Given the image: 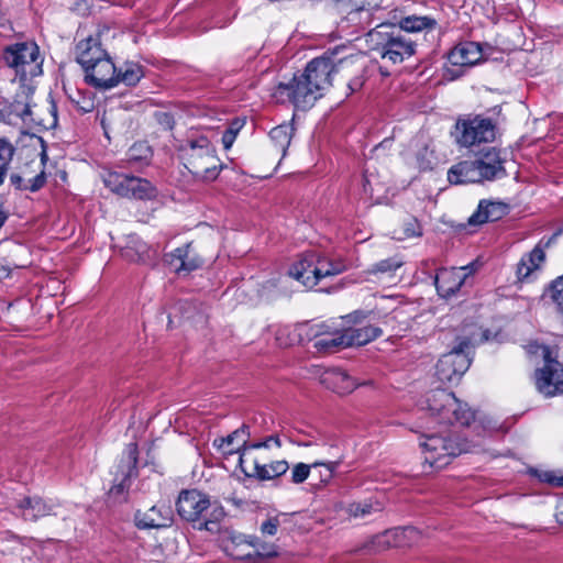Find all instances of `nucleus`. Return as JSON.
Here are the masks:
<instances>
[{"label":"nucleus","mask_w":563,"mask_h":563,"mask_svg":"<svg viewBox=\"0 0 563 563\" xmlns=\"http://www.w3.org/2000/svg\"><path fill=\"white\" fill-rule=\"evenodd\" d=\"M363 58L357 56H339V52L325 53L312 59L306 67L303 76L320 96L332 84V77L341 74L344 79L363 71Z\"/></svg>","instance_id":"obj_1"},{"label":"nucleus","mask_w":563,"mask_h":563,"mask_svg":"<svg viewBox=\"0 0 563 563\" xmlns=\"http://www.w3.org/2000/svg\"><path fill=\"white\" fill-rule=\"evenodd\" d=\"M366 42L383 59L399 64L416 54L417 43L395 23L382 22L369 30Z\"/></svg>","instance_id":"obj_2"},{"label":"nucleus","mask_w":563,"mask_h":563,"mask_svg":"<svg viewBox=\"0 0 563 563\" xmlns=\"http://www.w3.org/2000/svg\"><path fill=\"white\" fill-rule=\"evenodd\" d=\"M179 152L185 167L196 178L210 181L218 177L221 168L220 159L206 136L188 139L180 145Z\"/></svg>","instance_id":"obj_3"},{"label":"nucleus","mask_w":563,"mask_h":563,"mask_svg":"<svg viewBox=\"0 0 563 563\" xmlns=\"http://www.w3.org/2000/svg\"><path fill=\"white\" fill-rule=\"evenodd\" d=\"M210 507L209 496L197 489L180 492L176 503L177 512L183 519L198 522L200 530L214 532L218 531V523L224 518L225 512L222 507L216 506L209 516L205 515Z\"/></svg>","instance_id":"obj_4"},{"label":"nucleus","mask_w":563,"mask_h":563,"mask_svg":"<svg viewBox=\"0 0 563 563\" xmlns=\"http://www.w3.org/2000/svg\"><path fill=\"white\" fill-rule=\"evenodd\" d=\"M421 407L444 424L468 426L474 419V412L467 404L461 402L454 394L445 389L429 391L421 402Z\"/></svg>","instance_id":"obj_5"},{"label":"nucleus","mask_w":563,"mask_h":563,"mask_svg":"<svg viewBox=\"0 0 563 563\" xmlns=\"http://www.w3.org/2000/svg\"><path fill=\"white\" fill-rule=\"evenodd\" d=\"M3 59L15 71L21 82H27L42 74L43 58L34 42H21L7 46L3 51Z\"/></svg>","instance_id":"obj_6"},{"label":"nucleus","mask_w":563,"mask_h":563,"mask_svg":"<svg viewBox=\"0 0 563 563\" xmlns=\"http://www.w3.org/2000/svg\"><path fill=\"white\" fill-rule=\"evenodd\" d=\"M420 445L423 449L426 463L437 470L449 465L453 457L472 451L471 444L466 440L437 434L427 435Z\"/></svg>","instance_id":"obj_7"},{"label":"nucleus","mask_w":563,"mask_h":563,"mask_svg":"<svg viewBox=\"0 0 563 563\" xmlns=\"http://www.w3.org/2000/svg\"><path fill=\"white\" fill-rule=\"evenodd\" d=\"M271 96L278 103L291 102L300 109L312 107L321 97L318 89L308 84L303 74L295 76L289 82H279L273 88Z\"/></svg>","instance_id":"obj_8"},{"label":"nucleus","mask_w":563,"mask_h":563,"mask_svg":"<svg viewBox=\"0 0 563 563\" xmlns=\"http://www.w3.org/2000/svg\"><path fill=\"white\" fill-rule=\"evenodd\" d=\"M103 183L113 194L123 198L146 200L156 197V188L147 179L134 175L109 172Z\"/></svg>","instance_id":"obj_9"},{"label":"nucleus","mask_w":563,"mask_h":563,"mask_svg":"<svg viewBox=\"0 0 563 563\" xmlns=\"http://www.w3.org/2000/svg\"><path fill=\"white\" fill-rule=\"evenodd\" d=\"M471 341L462 339L451 352L442 355L435 368V375L441 383H455L461 379L471 365Z\"/></svg>","instance_id":"obj_10"},{"label":"nucleus","mask_w":563,"mask_h":563,"mask_svg":"<svg viewBox=\"0 0 563 563\" xmlns=\"http://www.w3.org/2000/svg\"><path fill=\"white\" fill-rule=\"evenodd\" d=\"M457 142L463 146H472L478 143L493 142L496 137V125L488 119L481 115L457 121Z\"/></svg>","instance_id":"obj_11"},{"label":"nucleus","mask_w":563,"mask_h":563,"mask_svg":"<svg viewBox=\"0 0 563 563\" xmlns=\"http://www.w3.org/2000/svg\"><path fill=\"white\" fill-rule=\"evenodd\" d=\"M544 366L536 372L537 389L547 397L563 393V365L550 357L548 346H541Z\"/></svg>","instance_id":"obj_12"},{"label":"nucleus","mask_w":563,"mask_h":563,"mask_svg":"<svg viewBox=\"0 0 563 563\" xmlns=\"http://www.w3.org/2000/svg\"><path fill=\"white\" fill-rule=\"evenodd\" d=\"M473 273L471 266L441 268L435 275V287L441 297L454 296Z\"/></svg>","instance_id":"obj_13"},{"label":"nucleus","mask_w":563,"mask_h":563,"mask_svg":"<svg viewBox=\"0 0 563 563\" xmlns=\"http://www.w3.org/2000/svg\"><path fill=\"white\" fill-rule=\"evenodd\" d=\"M85 71L87 82L96 88L109 89L118 85L117 67L108 56Z\"/></svg>","instance_id":"obj_14"},{"label":"nucleus","mask_w":563,"mask_h":563,"mask_svg":"<svg viewBox=\"0 0 563 563\" xmlns=\"http://www.w3.org/2000/svg\"><path fill=\"white\" fill-rule=\"evenodd\" d=\"M420 538V532L415 527H402L386 530L374 538V544L379 550L390 547H407L416 543Z\"/></svg>","instance_id":"obj_15"},{"label":"nucleus","mask_w":563,"mask_h":563,"mask_svg":"<svg viewBox=\"0 0 563 563\" xmlns=\"http://www.w3.org/2000/svg\"><path fill=\"white\" fill-rule=\"evenodd\" d=\"M173 522L172 508L165 504L151 507L146 511L135 514V523L140 529H159L169 527Z\"/></svg>","instance_id":"obj_16"},{"label":"nucleus","mask_w":563,"mask_h":563,"mask_svg":"<svg viewBox=\"0 0 563 563\" xmlns=\"http://www.w3.org/2000/svg\"><path fill=\"white\" fill-rule=\"evenodd\" d=\"M477 169L481 172V181L494 180L506 176V169L504 167V158H501L499 151L492 147L486 152H483L477 158H475Z\"/></svg>","instance_id":"obj_17"},{"label":"nucleus","mask_w":563,"mask_h":563,"mask_svg":"<svg viewBox=\"0 0 563 563\" xmlns=\"http://www.w3.org/2000/svg\"><path fill=\"white\" fill-rule=\"evenodd\" d=\"M320 383L325 388L340 395L350 394L360 385L346 372L340 368L324 371L320 376Z\"/></svg>","instance_id":"obj_18"},{"label":"nucleus","mask_w":563,"mask_h":563,"mask_svg":"<svg viewBox=\"0 0 563 563\" xmlns=\"http://www.w3.org/2000/svg\"><path fill=\"white\" fill-rule=\"evenodd\" d=\"M167 263L177 274H188L202 265V260L191 252V244L176 249L167 255Z\"/></svg>","instance_id":"obj_19"},{"label":"nucleus","mask_w":563,"mask_h":563,"mask_svg":"<svg viewBox=\"0 0 563 563\" xmlns=\"http://www.w3.org/2000/svg\"><path fill=\"white\" fill-rule=\"evenodd\" d=\"M107 56L98 37L89 36L80 41L76 46V58L84 69H87Z\"/></svg>","instance_id":"obj_20"},{"label":"nucleus","mask_w":563,"mask_h":563,"mask_svg":"<svg viewBox=\"0 0 563 563\" xmlns=\"http://www.w3.org/2000/svg\"><path fill=\"white\" fill-rule=\"evenodd\" d=\"M449 62L454 66L471 67L483 59L481 45L475 42H464L457 44L449 53Z\"/></svg>","instance_id":"obj_21"},{"label":"nucleus","mask_w":563,"mask_h":563,"mask_svg":"<svg viewBox=\"0 0 563 563\" xmlns=\"http://www.w3.org/2000/svg\"><path fill=\"white\" fill-rule=\"evenodd\" d=\"M508 213V206L501 201L481 200L477 210L470 217L471 225L497 221Z\"/></svg>","instance_id":"obj_22"},{"label":"nucleus","mask_w":563,"mask_h":563,"mask_svg":"<svg viewBox=\"0 0 563 563\" xmlns=\"http://www.w3.org/2000/svg\"><path fill=\"white\" fill-rule=\"evenodd\" d=\"M33 95V87L27 82L19 81V89L9 103V114L21 118L23 121L33 120L31 110V97Z\"/></svg>","instance_id":"obj_23"},{"label":"nucleus","mask_w":563,"mask_h":563,"mask_svg":"<svg viewBox=\"0 0 563 563\" xmlns=\"http://www.w3.org/2000/svg\"><path fill=\"white\" fill-rule=\"evenodd\" d=\"M20 516L24 520L35 521L53 514V505H48L41 497H24L18 504Z\"/></svg>","instance_id":"obj_24"},{"label":"nucleus","mask_w":563,"mask_h":563,"mask_svg":"<svg viewBox=\"0 0 563 563\" xmlns=\"http://www.w3.org/2000/svg\"><path fill=\"white\" fill-rule=\"evenodd\" d=\"M481 172L477 169L475 159L463 161L453 165L448 172V180L451 184L460 185L467 183H482Z\"/></svg>","instance_id":"obj_25"},{"label":"nucleus","mask_w":563,"mask_h":563,"mask_svg":"<svg viewBox=\"0 0 563 563\" xmlns=\"http://www.w3.org/2000/svg\"><path fill=\"white\" fill-rule=\"evenodd\" d=\"M252 462V472L246 473L249 476H254L260 481H269L277 478L287 473L289 464L286 460L273 461L268 464H262L258 457L250 460Z\"/></svg>","instance_id":"obj_26"},{"label":"nucleus","mask_w":563,"mask_h":563,"mask_svg":"<svg viewBox=\"0 0 563 563\" xmlns=\"http://www.w3.org/2000/svg\"><path fill=\"white\" fill-rule=\"evenodd\" d=\"M384 510V505L376 498L353 501L346 505L345 514L351 519L368 520Z\"/></svg>","instance_id":"obj_27"},{"label":"nucleus","mask_w":563,"mask_h":563,"mask_svg":"<svg viewBox=\"0 0 563 563\" xmlns=\"http://www.w3.org/2000/svg\"><path fill=\"white\" fill-rule=\"evenodd\" d=\"M341 460L338 461H327V460H317L311 464L306 463H297L291 468V482L294 484L303 483L310 474L312 467L323 466L327 467V476L324 478V483L329 482L332 478V475L336 467L340 465Z\"/></svg>","instance_id":"obj_28"},{"label":"nucleus","mask_w":563,"mask_h":563,"mask_svg":"<svg viewBox=\"0 0 563 563\" xmlns=\"http://www.w3.org/2000/svg\"><path fill=\"white\" fill-rule=\"evenodd\" d=\"M317 268V253L303 254L289 269V275L306 287L307 277L314 276Z\"/></svg>","instance_id":"obj_29"},{"label":"nucleus","mask_w":563,"mask_h":563,"mask_svg":"<svg viewBox=\"0 0 563 563\" xmlns=\"http://www.w3.org/2000/svg\"><path fill=\"white\" fill-rule=\"evenodd\" d=\"M343 265L334 264L327 257L317 254V268H314V276L307 277L306 287L313 288L322 278L334 276L343 271Z\"/></svg>","instance_id":"obj_30"},{"label":"nucleus","mask_w":563,"mask_h":563,"mask_svg":"<svg viewBox=\"0 0 563 563\" xmlns=\"http://www.w3.org/2000/svg\"><path fill=\"white\" fill-rule=\"evenodd\" d=\"M345 334L346 345H364L382 334V330L374 325H365L362 328L343 330Z\"/></svg>","instance_id":"obj_31"},{"label":"nucleus","mask_w":563,"mask_h":563,"mask_svg":"<svg viewBox=\"0 0 563 563\" xmlns=\"http://www.w3.org/2000/svg\"><path fill=\"white\" fill-rule=\"evenodd\" d=\"M437 21L430 16L408 15L402 18L397 25L402 30V33H419L430 31L435 27Z\"/></svg>","instance_id":"obj_32"},{"label":"nucleus","mask_w":563,"mask_h":563,"mask_svg":"<svg viewBox=\"0 0 563 563\" xmlns=\"http://www.w3.org/2000/svg\"><path fill=\"white\" fill-rule=\"evenodd\" d=\"M10 183L18 190H30L35 192L46 183L44 168H42V170L34 177H29L25 173L23 175L13 173L10 176Z\"/></svg>","instance_id":"obj_33"},{"label":"nucleus","mask_w":563,"mask_h":563,"mask_svg":"<svg viewBox=\"0 0 563 563\" xmlns=\"http://www.w3.org/2000/svg\"><path fill=\"white\" fill-rule=\"evenodd\" d=\"M545 260L543 249L537 245L527 256L522 257L517 267V275L519 279H525L530 274L540 267Z\"/></svg>","instance_id":"obj_34"},{"label":"nucleus","mask_w":563,"mask_h":563,"mask_svg":"<svg viewBox=\"0 0 563 563\" xmlns=\"http://www.w3.org/2000/svg\"><path fill=\"white\" fill-rule=\"evenodd\" d=\"M232 434L236 439L238 446L236 449L227 450L225 454L239 453V463L240 466L243 467V464L251 460V448H249L250 444L247 443L250 438V428L249 426L243 424L241 428L233 431Z\"/></svg>","instance_id":"obj_35"},{"label":"nucleus","mask_w":563,"mask_h":563,"mask_svg":"<svg viewBox=\"0 0 563 563\" xmlns=\"http://www.w3.org/2000/svg\"><path fill=\"white\" fill-rule=\"evenodd\" d=\"M150 247L136 236H130L122 250V256L130 262H145L150 258Z\"/></svg>","instance_id":"obj_36"},{"label":"nucleus","mask_w":563,"mask_h":563,"mask_svg":"<svg viewBox=\"0 0 563 563\" xmlns=\"http://www.w3.org/2000/svg\"><path fill=\"white\" fill-rule=\"evenodd\" d=\"M344 331L335 330L330 335L322 336L314 342L318 351L334 352L339 349L347 347Z\"/></svg>","instance_id":"obj_37"},{"label":"nucleus","mask_w":563,"mask_h":563,"mask_svg":"<svg viewBox=\"0 0 563 563\" xmlns=\"http://www.w3.org/2000/svg\"><path fill=\"white\" fill-rule=\"evenodd\" d=\"M377 8L363 7L362 9L343 8L346 12V20L361 29L369 26L373 22V12Z\"/></svg>","instance_id":"obj_38"},{"label":"nucleus","mask_w":563,"mask_h":563,"mask_svg":"<svg viewBox=\"0 0 563 563\" xmlns=\"http://www.w3.org/2000/svg\"><path fill=\"white\" fill-rule=\"evenodd\" d=\"M294 129L290 125L282 124L274 129H272L269 136L272 142L275 144L277 150L282 152L283 155L286 154V151L290 144Z\"/></svg>","instance_id":"obj_39"},{"label":"nucleus","mask_w":563,"mask_h":563,"mask_svg":"<svg viewBox=\"0 0 563 563\" xmlns=\"http://www.w3.org/2000/svg\"><path fill=\"white\" fill-rule=\"evenodd\" d=\"M15 147L7 137H0V186L4 183Z\"/></svg>","instance_id":"obj_40"},{"label":"nucleus","mask_w":563,"mask_h":563,"mask_svg":"<svg viewBox=\"0 0 563 563\" xmlns=\"http://www.w3.org/2000/svg\"><path fill=\"white\" fill-rule=\"evenodd\" d=\"M118 84L123 82L128 86H134L143 77L141 66L136 64H125L123 68L117 69Z\"/></svg>","instance_id":"obj_41"},{"label":"nucleus","mask_w":563,"mask_h":563,"mask_svg":"<svg viewBox=\"0 0 563 563\" xmlns=\"http://www.w3.org/2000/svg\"><path fill=\"white\" fill-rule=\"evenodd\" d=\"M152 157V150L145 142L134 143L128 151L130 163H148Z\"/></svg>","instance_id":"obj_42"},{"label":"nucleus","mask_w":563,"mask_h":563,"mask_svg":"<svg viewBox=\"0 0 563 563\" xmlns=\"http://www.w3.org/2000/svg\"><path fill=\"white\" fill-rule=\"evenodd\" d=\"M397 239L404 240L413 236L421 235V228L416 218H409L406 222H404L401 227V231H396Z\"/></svg>","instance_id":"obj_43"},{"label":"nucleus","mask_w":563,"mask_h":563,"mask_svg":"<svg viewBox=\"0 0 563 563\" xmlns=\"http://www.w3.org/2000/svg\"><path fill=\"white\" fill-rule=\"evenodd\" d=\"M242 126H243V121L234 120L230 124V126L224 131V133L222 135V144L225 150H229L232 146V144Z\"/></svg>","instance_id":"obj_44"},{"label":"nucleus","mask_w":563,"mask_h":563,"mask_svg":"<svg viewBox=\"0 0 563 563\" xmlns=\"http://www.w3.org/2000/svg\"><path fill=\"white\" fill-rule=\"evenodd\" d=\"M400 262H397L393 258H388V260H383L380 261L379 263L375 264L369 271L368 273L371 274H377V273H380V274H385V273H390V272H394L396 271L398 267H400Z\"/></svg>","instance_id":"obj_45"},{"label":"nucleus","mask_w":563,"mask_h":563,"mask_svg":"<svg viewBox=\"0 0 563 563\" xmlns=\"http://www.w3.org/2000/svg\"><path fill=\"white\" fill-rule=\"evenodd\" d=\"M551 297L563 313V276L552 283Z\"/></svg>","instance_id":"obj_46"},{"label":"nucleus","mask_w":563,"mask_h":563,"mask_svg":"<svg viewBox=\"0 0 563 563\" xmlns=\"http://www.w3.org/2000/svg\"><path fill=\"white\" fill-rule=\"evenodd\" d=\"M382 0H341L342 8H358L363 7L379 8Z\"/></svg>","instance_id":"obj_47"},{"label":"nucleus","mask_w":563,"mask_h":563,"mask_svg":"<svg viewBox=\"0 0 563 563\" xmlns=\"http://www.w3.org/2000/svg\"><path fill=\"white\" fill-rule=\"evenodd\" d=\"M272 444L278 449L282 446V441L278 435H269L263 441L251 443L249 448H251V451H253L260 449H268L272 446Z\"/></svg>","instance_id":"obj_48"},{"label":"nucleus","mask_w":563,"mask_h":563,"mask_svg":"<svg viewBox=\"0 0 563 563\" xmlns=\"http://www.w3.org/2000/svg\"><path fill=\"white\" fill-rule=\"evenodd\" d=\"M279 525L277 517H271L261 525V532L265 536H275Z\"/></svg>","instance_id":"obj_49"},{"label":"nucleus","mask_w":563,"mask_h":563,"mask_svg":"<svg viewBox=\"0 0 563 563\" xmlns=\"http://www.w3.org/2000/svg\"><path fill=\"white\" fill-rule=\"evenodd\" d=\"M311 331H313V336L316 340H318L322 336L330 335V333L334 332L335 330H332L331 327L325 323H320L312 327Z\"/></svg>","instance_id":"obj_50"},{"label":"nucleus","mask_w":563,"mask_h":563,"mask_svg":"<svg viewBox=\"0 0 563 563\" xmlns=\"http://www.w3.org/2000/svg\"><path fill=\"white\" fill-rule=\"evenodd\" d=\"M234 442H236V439L231 433L225 438L214 440V445H217L219 449H222L223 452L225 453L227 450L232 449L231 446L233 445Z\"/></svg>","instance_id":"obj_51"},{"label":"nucleus","mask_w":563,"mask_h":563,"mask_svg":"<svg viewBox=\"0 0 563 563\" xmlns=\"http://www.w3.org/2000/svg\"><path fill=\"white\" fill-rule=\"evenodd\" d=\"M112 113H104L101 118V125L103 128L104 134L109 137V122L111 121Z\"/></svg>","instance_id":"obj_52"},{"label":"nucleus","mask_w":563,"mask_h":563,"mask_svg":"<svg viewBox=\"0 0 563 563\" xmlns=\"http://www.w3.org/2000/svg\"><path fill=\"white\" fill-rule=\"evenodd\" d=\"M191 308V305L188 302L180 303L179 310L183 312V317L187 320L192 319V316L188 312V310Z\"/></svg>","instance_id":"obj_53"},{"label":"nucleus","mask_w":563,"mask_h":563,"mask_svg":"<svg viewBox=\"0 0 563 563\" xmlns=\"http://www.w3.org/2000/svg\"><path fill=\"white\" fill-rule=\"evenodd\" d=\"M347 85L350 89L354 91L361 88V86L363 85V80L361 79V77H355L354 79H350Z\"/></svg>","instance_id":"obj_54"},{"label":"nucleus","mask_w":563,"mask_h":563,"mask_svg":"<svg viewBox=\"0 0 563 563\" xmlns=\"http://www.w3.org/2000/svg\"><path fill=\"white\" fill-rule=\"evenodd\" d=\"M11 269L5 264H0V278H7L10 276Z\"/></svg>","instance_id":"obj_55"},{"label":"nucleus","mask_w":563,"mask_h":563,"mask_svg":"<svg viewBox=\"0 0 563 563\" xmlns=\"http://www.w3.org/2000/svg\"><path fill=\"white\" fill-rule=\"evenodd\" d=\"M129 454L133 463H136V445L130 444L129 446Z\"/></svg>","instance_id":"obj_56"},{"label":"nucleus","mask_w":563,"mask_h":563,"mask_svg":"<svg viewBox=\"0 0 563 563\" xmlns=\"http://www.w3.org/2000/svg\"><path fill=\"white\" fill-rule=\"evenodd\" d=\"M229 500H231L238 507H240L243 504L242 500H239V499H236L234 497H231Z\"/></svg>","instance_id":"obj_57"},{"label":"nucleus","mask_w":563,"mask_h":563,"mask_svg":"<svg viewBox=\"0 0 563 563\" xmlns=\"http://www.w3.org/2000/svg\"><path fill=\"white\" fill-rule=\"evenodd\" d=\"M41 158H42V162L44 163L45 159L47 158V155H46V151L43 148L42 153H41Z\"/></svg>","instance_id":"obj_58"},{"label":"nucleus","mask_w":563,"mask_h":563,"mask_svg":"<svg viewBox=\"0 0 563 563\" xmlns=\"http://www.w3.org/2000/svg\"><path fill=\"white\" fill-rule=\"evenodd\" d=\"M321 476H322V482H324V478H325V476H327V471H325V472H322Z\"/></svg>","instance_id":"obj_59"},{"label":"nucleus","mask_w":563,"mask_h":563,"mask_svg":"<svg viewBox=\"0 0 563 563\" xmlns=\"http://www.w3.org/2000/svg\"><path fill=\"white\" fill-rule=\"evenodd\" d=\"M297 444L298 445H308V443H303V442H298Z\"/></svg>","instance_id":"obj_60"}]
</instances>
